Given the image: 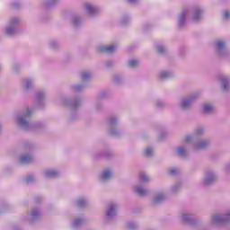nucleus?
Segmentation results:
<instances>
[{
  "label": "nucleus",
  "instance_id": "nucleus-11",
  "mask_svg": "<svg viewBox=\"0 0 230 230\" xmlns=\"http://www.w3.org/2000/svg\"><path fill=\"white\" fill-rule=\"evenodd\" d=\"M84 12H86V13L90 15V17H96V15L100 13V7L93 4L87 3L84 4Z\"/></svg>",
  "mask_w": 230,
  "mask_h": 230
},
{
  "label": "nucleus",
  "instance_id": "nucleus-37",
  "mask_svg": "<svg viewBox=\"0 0 230 230\" xmlns=\"http://www.w3.org/2000/svg\"><path fill=\"white\" fill-rule=\"evenodd\" d=\"M128 22H130L129 16H123L120 20V24H122V26H127V24H128Z\"/></svg>",
  "mask_w": 230,
  "mask_h": 230
},
{
  "label": "nucleus",
  "instance_id": "nucleus-41",
  "mask_svg": "<svg viewBox=\"0 0 230 230\" xmlns=\"http://www.w3.org/2000/svg\"><path fill=\"white\" fill-rule=\"evenodd\" d=\"M49 48H51V49H57L58 48V42L57 40H51L49 42Z\"/></svg>",
  "mask_w": 230,
  "mask_h": 230
},
{
  "label": "nucleus",
  "instance_id": "nucleus-42",
  "mask_svg": "<svg viewBox=\"0 0 230 230\" xmlns=\"http://www.w3.org/2000/svg\"><path fill=\"white\" fill-rule=\"evenodd\" d=\"M177 173H179L178 168L172 167L169 170V175L175 176V175H177Z\"/></svg>",
  "mask_w": 230,
  "mask_h": 230
},
{
  "label": "nucleus",
  "instance_id": "nucleus-46",
  "mask_svg": "<svg viewBox=\"0 0 230 230\" xmlns=\"http://www.w3.org/2000/svg\"><path fill=\"white\" fill-rule=\"evenodd\" d=\"M12 6H13V8H14V10H17V9L21 8V3L13 2Z\"/></svg>",
  "mask_w": 230,
  "mask_h": 230
},
{
  "label": "nucleus",
  "instance_id": "nucleus-29",
  "mask_svg": "<svg viewBox=\"0 0 230 230\" xmlns=\"http://www.w3.org/2000/svg\"><path fill=\"white\" fill-rule=\"evenodd\" d=\"M58 3V0H45L43 4L45 8H51L52 6H55Z\"/></svg>",
  "mask_w": 230,
  "mask_h": 230
},
{
  "label": "nucleus",
  "instance_id": "nucleus-27",
  "mask_svg": "<svg viewBox=\"0 0 230 230\" xmlns=\"http://www.w3.org/2000/svg\"><path fill=\"white\" fill-rule=\"evenodd\" d=\"M77 208H85L89 204V200L85 198H79L75 202Z\"/></svg>",
  "mask_w": 230,
  "mask_h": 230
},
{
  "label": "nucleus",
  "instance_id": "nucleus-14",
  "mask_svg": "<svg viewBox=\"0 0 230 230\" xmlns=\"http://www.w3.org/2000/svg\"><path fill=\"white\" fill-rule=\"evenodd\" d=\"M217 181V174L213 172V171H208L206 173L205 179H204V184L205 186H209L213 184Z\"/></svg>",
  "mask_w": 230,
  "mask_h": 230
},
{
  "label": "nucleus",
  "instance_id": "nucleus-36",
  "mask_svg": "<svg viewBox=\"0 0 230 230\" xmlns=\"http://www.w3.org/2000/svg\"><path fill=\"white\" fill-rule=\"evenodd\" d=\"M146 157H152L154 155V148L153 147H146L145 150Z\"/></svg>",
  "mask_w": 230,
  "mask_h": 230
},
{
  "label": "nucleus",
  "instance_id": "nucleus-38",
  "mask_svg": "<svg viewBox=\"0 0 230 230\" xmlns=\"http://www.w3.org/2000/svg\"><path fill=\"white\" fill-rule=\"evenodd\" d=\"M24 181L27 184H31L35 182V176H33V174H30Z\"/></svg>",
  "mask_w": 230,
  "mask_h": 230
},
{
  "label": "nucleus",
  "instance_id": "nucleus-31",
  "mask_svg": "<svg viewBox=\"0 0 230 230\" xmlns=\"http://www.w3.org/2000/svg\"><path fill=\"white\" fill-rule=\"evenodd\" d=\"M72 22L75 28H78V26H80V24H82V19L80 17H78L77 15L73 16Z\"/></svg>",
  "mask_w": 230,
  "mask_h": 230
},
{
  "label": "nucleus",
  "instance_id": "nucleus-22",
  "mask_svg": "<svg viewBox=\"0 0 230 230\" xmlns=\"http://www.w3.org/2000/svg\"><path fill=\"white\" fill-rule=\"evenodd\" d=\"M134 191L139 197H146V195H148V190L143 188L141 185H136L134 187Z\"/></svg>",
  "mask_w": 230,
  "mask_h": 230
},
{
  "label": "nucleus",
  "instance_id": "nucleus-28",
  "mask_svg": "<svg viewBox=\"0 0 230 230\" xmlns=\"http://www.w3.org/2000/svg\"><path fill=\"white\" fill-rule=\"evenodd\" d=\"M139 181L140 182H144V183L150 182V176H148L146 172H140Z\"/></svg>",
  "mask_w": 230,
  "mask_h": 230
},
{
  "label": "nucleus",
  "instance_id": "nucleus-26",
  "mask_svg": "<svg viewBox=\"0 0 230 230\" xmlns=\"http://www.w3.org/2000/svg\"><path fill=\"white\" fill-rule=\"evenodd\" d=\"M158 76L160 80H168V78H172V76H173V73L164 70L159 73Z\"/></svg>",
  "mask_w": 230,
  "mask_h": 230
},
{
  "label": "nucleus",
  "instance_id": "nucleus-24",
  "mask_svg": "<svg viewBox=\"0 0 230 230\" xmlns=\"http://www.w3.org/2000/svg\"><path fill=\"white\" fill-rule=\"evenodd\" d=\"M223 91L229 89V79L226 75L219 76Z\"/></svg>",
  "mask_w": 230,
  "mask_h": 230
},
{
  "label": "nucleus",
  "instance_id": "nucleus-17",
  "mask_svg": "<svg viewBox=\"0 0 230 230\" xmlns=\"http://www.w3.org/2000/svg\"><path fill=\"white\" fill-rule=\"evenodd\" d=\"M40 218V209L39 208H32L30 212L29 217V224H33V222L39 220Z\"/></svg>",
  "mask_w": 230,
  "mask_h": 230
},
{
  "label": "nucleus",
  "instance_id": "nucleus-55",
  "mask_svg": "<svg viewBox=\"0 0 230 230\" xmlns=\"http://www.w3.org/2000/svg\"><path fill=\"white\" fill-rule=\"evenodd\" d=\"M71 119H72V121H75V118H72Z\"/></svg>",
  "mask_w": 230,
  "mask_h": 230
},
{
  "label": "nucleus",
  "instance_id": "nucleus-52",
  "mask_svg": "<svg viewBox=\"0 0 230 230\" xmlns=\"http://www.w3.org/2000/svg\"><path fill=\"white\" fill-rule=\"evenodd\" d=\"M17 69H19V65H14L13 66V71H17Z\"/></svg>",
  "mask_w": 230,
  "mask_h": 230
},
{
  "label": "nucleus",
  "instance_id": "nucleus-49",
  "mask_svg": "<svg viewBox=\"0 0 230 230\" xmlns=\"http://www.w3.org/2000/svg\"><path fill=\"white\" fill-rule=\"evenodd\" d=\"M101 109H102V103L97 102V103L95 104V111H100Z\"/></svg>",
  "mask_w": 230,
  "mask_h": 230
},
{
  "label": "nucleus",
  "instance_id": "nucleus-12",
  "mask_svg": "<svg viewBox=\"0 0 230 230\" xmlns=\"http://www.w3.org/2000/svg\"><path fill=\"white\" fill-rule=\"evenodd\" d=\"M217 53L219 57H224L227 53V49H226V41L224 40H217L214 44Z\"/></svg>",
  "mask_w": 230,
  "mask_h": 230
},
{
  "label": "nucleus",
  "instance_id": "nucleus-19",
  "mask_svg": "<svg viewBox=\"0 0 230 230\" xmlns=\"http://www.w3.org/2000/svg\"><path fill=\"white\" fill-rule=\"evenodd\" d=\"M58 175H60V172L58 171L53 170V169L46 170L43 172V176L46 179H57V177H58Z\"/></svg>",
  "mask_w": 230,
  "mask_h": 230
},
{
  "label": "nucleus",
  "instance_id": "nucleus-6",
  "mask_svg": "<svg viewBox=\"0 0 230 230\" xmlns=\"http://www.w3.org/2000/svg\"><path fill=\"white\" fill-rule=\"evenodd\" d=\"M81 80H83V84H75L71 87L73 93H82V91L85 89V82H89V80H91V73L83 72L81 74Z\"/></svg>",
  "mask_w": 230,
  "mask_h": 230
},
{
  "label": "nucleus",
  "instance_id": "nucleus-39",
  "mask_svg": "<svg viewBox=\"0 0 230 230\" xmlns=\"http://www.w3.org/2000/svg\"><path fill=\"white\" fill-rule=\"evenodd\" d=\"M181 183H176V184H174L172 188H171V191H172V193H177V191H179V190H181Z\"/></svg>",
  "mask_w": 230,
  "mask_h": 230
},
{
  "label": "nucleus",
  "instance_id": "nucleus-20",
  "mask_svg": "<svg viewBox=\"0 0 230 230\" xmlns=\"http://www.w3.org/2000/svg\"><path fill=\"white\" fill-rule=\"evenodd\" d=\"M202 15H204V11L201 8H196L192 13L193 22H199V21H201Z\"/></svg>",
  "mask_w": 230,
  "mask_h": 230
},
{
  "label": "nucleus",
  "instance_id": "nucleus-30",
  "mask_svg": "<svg viewBox=\"0 0 230 230\" xmlns=\"http://www.w3.org/2000/svg\"><path fill=\"white\" fill-rule=\"evenodd\" d=\"M203 112L205 114H211L213 112V106L209 103H206L203 105Z\"/></svg>",
  "mask_w": 230,
  "mask_h": 230
},
{
  "label": "nucleus",
  "instance_id": "nucleus-18",
  "mask_svg": "<svg viewBox=\"0 0 230 230\" xmlns=\"http://www.w3.org/2000/svg\"><path fill=\"white\" fill-rule=\"evenodd\" d=\"M186 15H188V9H183L178 18L179 28H184L186 26Z\"/></svg>",
  "mask_w": 230,
  "mask_h": 230
},
{
  "label": "nucleus",
  "instance_id": "nucleus-25",
  "mask_svg": "<svg viewBox=\"0 0 230 230\" xmlns=\"http://www.w3.org/2000/svg\"><path fill=\"white\" fill-rule=\"evenodd\" d=\"M164 199H166V195L163 192L157 193L153 199V203L161 204V202H163Z\"/></svg>",
  "mask_w": 230,
  "mask_h": 230
},
{
  "label": "nucleus",
  "instance_id": "nucleus-40",
  "mask_svg": "<svg viewBox=\"0 0 230 230\" xmlns=\"http://www.w3.org/2000/svg\"><path fill=\"white\" fill-rule=\"evenodd\" d=\"M137 60L136 59H129L128 62V67H137Z\"/></svg>",
  "mask_w": 230,
  "mask_h": 230
},
{
  "label": "nucleus",
  "instance_id": "nucleus-7",
  "mask_svg": "<svg viewBox=\"0 0 230 230\" xmlns=\"http://www.w3.org/2000/svg\"><path fill=\"white\" fill-rule=\"evenodd\" d=\"M197 98H199V93H193L189 97L183 98L180 104L181 109H182V111H188V109H191V105H193V102Z\"/></svg>",
  "mask_w": 230,
  "mask_h": 230
},
{
  "label": "nucleus",
  "instance_id": "nucleus-3",
  "mask_svg": "<svg viewBox=\"0 0 230 230\" xmlns=\"http://www.w3.org/2000/svg\"><path fill=\"white\" fill-rule=\"evenodd\" d=\"M22 148L26 152H30V153L22 155L20 156L19 161H20L21 164H30V163H33L34 158H33V155L31 154V152L33 150V144H31L30 142H24L22 144Z\"/></svg>",
  "mask_w": 230,
  "mask_h": 230
},
{
  "label": "nucleus",
  "instance_id": "nucleus-44",
  "mask_svg": "<svg viewBox=\"0 0 230 230\" xmlns=\"http://www.w3.org/2000/svg\"><path fill=\"white\" fill-rule=\"evenodd\" d=\"M113 66H114V61H112V60H108V61H106V63H105V66L108 67V68H111V67H112Z\"/></svg>",
  "mask_w": 230,
  "mask_h": 230
},
{
  "label": "nucleus",
  "instance_id": "nucleus-5",
  "mask_svg": "<svg viewBox=\"0 0 230 230\" xmlns=\"http://www.w3.org/2000/svg\"><path fill=\"white\" fill-rule=\"evenodd\" d=\"M21 22L19 18H12L9 22V25L5 28V33L8 37H15L17 33H19V29L17 28V24Z\"/></svg>",
  "mask_w": 230,
  "mask_h": 230
},
{
  "label": "nucleus",
  "instance_id": "nucleus-50",
  "mask_svg": "<svg viewBox=\"0 0 230 230\" xmlns=\"http://www.w3.org/2000/svg\"><path fill=\"white\" fill-rule=\"evenodd\" d=\"M230 13L227 11H225L224 13V19H229Z\"/></svg>",
  "mask_w": 230,
  "mask_h": 230
},
{
  "label": "nucleus",
  "instance_id": "nucleus-34",
  "mask_svg": "<svg viewBox=\"0 0 230 230\" xmlns=\"http://www.w3.org/2000/svg\"><path fill=\"white\" fill-rule=\"evenodd\" d=\"M127 229L136 230V229H137V224L136 222H133V221H128L127 223Z\"/></svg>",
  "mask_w": 230,
  "mask_h": 230
},
{
  "label": "nucleus",
  "instance_id": "nucleus-33",
  "mask_svg": "<svg viewBox=\"0 0 230 230\" xmlns=\"http://www.w3.org/2000/svg\"><path fill=\"white\" fill-rule=\"evenodd\" d=\"M24 89H31L33 87V81L31 79H24Z\"/></svg>",
  "mask_w": 230,
  "mask_h": 230
},
{
  "label": "nucleus",
  "instance_id": "nucleus-45",
  "mask_svg": "<svg viewBox=\"0 0 230 230\" xmlns=\"http://www.w3.org/2000/svg\"><path fill=\"white\" fill-rule=\"evenodd\" d=\"M155 105H156V107H158V109H161V107L164 106V102L158 100V101H156Z\"/></svg>",
  "mask_w": 230,
  "mask_h": 230
},
{
  "label": "nucleus",
  "instance_id": "nucleus-1",
  "mask_svg": "<svg viewBox=\"0 0 230 230\" xmlns=\"http://www.w3.org/2000/svg\"><path fill=\"white\" fill-rule=\"evenodd\" d=\"M204 134V128L198 127L193 135H187L183 141L184 143H193L194 150H204L208 148L209 145V140H199V136H202Z\"/></svg>",
  "mask_w": 230,
  "mask_h": 230
},
{
  "label": "nucleus",
  "instance_id": "nucleus-51",
  "mask_svg": "<svg viewBox=\"0 0 230 230\" xmlns=\"http://www.w3.org/2000/svg\"><path fill=\"white\" fill-rule=\"evenodd\" d=\"M103 157H111L112 155V153L111 151H108L106 154L102 155Z\"/></svg>",
  "mask_w": 230,
  "mask_h": 230
},
{
  "label": "nucleus",
  "instance_id": "nucleus-23",
  "mask_svg": "<svg viewBox=\"0 0 230 230\" xmlns=\"http://www.w3.org/2000/svg\"><path fill=\"white\" fill-rule=\"evenodd\" d=\"M111 177L112 171H111L110 169H106L101 173L100 180L102 181V182H105V181H109V179H111Z\"/></svg>",
  "mask_w": 230,
  "mask_h": 230
},
{
  "label": "nucleus",
  "instance_id": "nucleus-4",
  "mask_svg": "<svg viewBox=\"0 0 230 230\" xmlns=\"http://www.w3.org/2000/svg\"><path fill=\"white\" fill-rule=\"evenodd\" d=\"M118 121L119 119L116 116H110L108 118L109 132L110 135L114 137H118L121 134V132L118 130Z\"/></svg>",
  "mask_w": 230,
  "mask_h": 230
},
{
  "label": "nucleus",
  "instance_id": "nucleus-16",
  "mask_svg": "<svg viewBox=\"0 0 230 230\" xmlns=\"http://www.w3.org/2000/svg\"><path fill=\"white\" fill-rule=\"evenodd\" d=\"M44 100H46V92L38 91L35 94V102L38 107H42L44 105Z\"/></svg>",
  "mask_w": 230,
  "mask_h": 230
},
{
  "label": "nucleus",
  "instance_id": "nucleus-13",
  "mask_svg": "<svg viewBox=\"0 0 230 230\" xmlns=\"http://www.w3.org/2000/svg\"><path fill=\"white\" fill-rule=\"evenodd\" d=\"M181 220L183 224H187L188 226H194L195 219L193 218V214L189 212H182L181 216Z\"/></svg>",
  "mask_w": 230,
  "mask_h": 230
},
{
  "label": "nucleus",
  "instance_id": "nucleus-2",
  "mask_svg": "<svg viewBox=\"0 0 230 230\" xmlns=\"http://www.w3.org/2000/svg\"><path fill=\"white\" fill-rule=\"evenodd\" d=\"M31 118V109H27L22 115H19L17 118V123L20 128L22 130H35V128H42L41 122H30Z\"/></svg>",
  "mask_w": 230,
  "mask_h": 230
},
{
  "label": "nucleus",
  "instance_id": "nucleus-21",
  "mask_svg": "<svg viewBox=\"0 0 230 230\" xmlns=\"http://www.w3.org/2000/svg\"><path fill=\"white\" fill-rule=\"evenodd\" d=\"M176 155L179 157H188V146L186 145L180 146L176 148Z\"/></svg>",
  "mask_w": 230,
  "mask_h": 230
},
{
  "label": "nucleus",
  "instance_id": "nucleus-10",
  "mask_svg": "<svg viewBox=\"0 0 230 230\" xmlns=\"http://www.w3.org/2000/svg\"><path fill=\"white\" fill-rule=\"evenodd\" d=\"M116 215H118V204L111 203L106 210V218L108 221L113 220Z\"/></svg>",
  "mask_w": 230,
  "mask_h": 230
},
{
  "label": "nucleus",
  "instance_id": "nucleus-32",
  "mask_svg": "<svg viewBox=\"0 0 230 230\" xmlns=\"http://www.w3.org/2000/svg\"><path fill=\"white\" fill-rule=\"evenodd\" d=\"M82 224H84V218H76L72 223V227H74V229H76L77 227H80Z\"/></svg>",
  "mask_w": 230,
  "mask_h": 230
},
{
  "label": "nucleus",
  "instance_id": "nucleus-35",
  "mask_svg": "<svg viewBox=\"0 0 230 230\" xmlns=\"http://www.w3.org/2000/svg\"><path fill=\"white\" fill-rule=\"evenodd\" d=\"M156 51L160 55H164L166 53V48H164L163 45L158 44L156 45Z\"/></svg>",
  "mask_w": 230,
  "mask_h": 230
},
{
  "label": "nucleus",
  "instance_id": "nucleus-15",
  "mask_svg": "<svg viewBox=\"0 0 230 230\" xmlns=\"http://www.w3.org/2000/svg\"><path fill=\"white\" fill-rule=\"evenodd\" d=\"M116 49H118V45L117 44H111V45H108V46H99L98 47V51H100L101 53H114V51H116Z\"/></svg>",
  "mask_w": 230,
  "mask_h": 230
},
{
  "label": "nucleus",
  "instance_id": "nucleus-43",
  "mask_svg": "<svg viewBox=\"0 0 230 230\" xmlns=\"http://www.w3.org/2000/svg\"><path fill=\"white\" fill-rule=\"evenodd\" d=\"M113 80H114L115 84H121V81H122L123 79L120 77V75H115V76L113 77Z\"/></svg>",
  "mask_w": 230,
  "mask_h": 230
},
{
  "label": "nucleus",
  "instance_id": "nucleus-53",
  "mask_svg": "<svg viewBox=\"0 0 230 230\" xmlns=\"http://www.w3.org/2000/svg\"><path fill=\"white\" fill-rule=\"evenodd\" d=\"M128 3H134L135 1H137V0H128Z\"/></svg>",
  "mask_w": 230,
  "mask_h": 230
},
{
  "label": "nucleus",
  "instance_id": "nucleus-9",
  "mask_svg": "<svg viewBox=\"0 0 230 230\" xmlns=\"http://www.w3.org/2000/svg\"><path fill=\"white\" fill-rule=\"evenodd\" d=\"M212 224L219 226L220 224H226V222H230V211L224 215L215 214L211 217Z\"/></svg>",
  "mask_w": 230,
  "mask_h": 230
},
{
  "label": "nucleus",
  "instance_id": "nucleus-8",
  "mask_svg": "<svg viewBox=\"0 0 230 230\" xmlns=\"http://www.w3.org/2000/svg\"><path fill=\"white\" fill-rule=\"evenodd\" d=\"M62 103L65 105V107H69V109L75 112V111H76V109L82 105V99L74 98L69 100L65 98L62 100Z\"/></svg>",
  "mask_w": 230,
  "mask_h": 230
},
{
  "label": "nucleus",
  "instance_id": "nucleus-54",
  "mask_svg": "<svg viewBox=\"0 0 230 230\" xmlns=\"http://www.w3.org/2000/svg\"><path fill=\"white\" fill-rule=\"evenodd\" d=\"M226 170H230V164L226 165Z\"/></svg>",
  "mask_w": 230,
  "mask_h": 230
},
{
  "label": "nucleus",
  "instance_id": "nucleus-48",
  "mask_svg": "<svg viewBox=\"0 0 230 230\" xmlns=\"http://www.w3.org/2000/svg\"><path fill=\"white\" fill-rule=\"evenodd\" d=\"M34 200H35V203H36V204H39V203L42 200V197L38 196V197L35 198Z\"/></svg>",
  "mask_w": 230,
  "mask_h": 230
},
{
  "label": "nucleus",
  "instance_id": "nucleus-47",
  "mask_svg": "<svg viewBox=\"0 0 230 230\" xmlns=\"http://www.w3.org/2000/svg\"><path fill=\"white\" fill-rule=\"evenodd\" d=\"M105 96H107V93H105V92L99 93V100H103V98H105Z\"/></svg>",
  "mask_w": 230,
  "mask_h": 230
}]
</instances>
